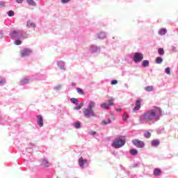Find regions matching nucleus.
<instances>
[{
    "label": "nucleus",
    "instance_id": "f257e3e1",
    "mask_svg": "<svg viewBox=\"0 0 178 178\" xmlns=\"http://www.w3.org/2000/svg\"><path fill=\"white\" fill-rule=\"evenodd\" d=\"M162 116V109L161 107H154V108H151L145 111L142 115H140L139 120L143 121V120L146 121H159L161 120Z\"/></svg>",
    "mask_w": 178,
    "mask_h": 178
},
{
    "label": "nucleus",
    "instance_id": "f03ea898",
    "mask_svg": "<svg viewBox=\"0 0 178 178\" xmlns=\"http://www.w3.org/2000/svg\"><path fill=\"white\" fill-rule=\"evenodd\" d=\"M96 106L95 102L90 101L88 104V107L83 108V114L86 118H91V117H95L96 114L94 111V108Z\"/></svg>",
    "mask_w": 178,
    "mask_h": 178
},
{
    "label": "nucleus",
    "instance_id": "7ed1b4c3",
    "mask_svg": "<svg viewBox=\"0 0 178 178\" xmlns=\"http://www.w3.org/2000/svg\"><path fill=\"white\" fill-rule=\"evenodd\" d=\"M10 36L15 41L17 40L18 38L21 39H26L29 38V34H28L27 31L24 32L22 30H13L10 33Z\"/></svg>",
    "mask_w": 178,
    "mask_h": 178
},
{
    "label": "nucleus",
    "instance_id": "20e7f679",
    "mask_svg": "<svg viewBox=\"0 0 178 178\" xmlns=\"http://www.w3.org/2000/svg\"><path fill=\"white\" fill-rule=\"evenodd\" d=\"M126 143V139L123 136H118V138H115L114 140H113V143L111 145L112 147L115 149H120L123 147Z\"/></svg>",
    "mask_w": 178,
    "mask_h": 178
},
{
    "label": "nucleus",
    "instance_id": "39448f33",
    "mask_svg": "<svg viewBox=\"0 0 178 178\" xmlns=\"http://www.w3.org/2000/svg\"><path fill=\"white\" fill-rule=\"evenodd\" d=\"M115 102V99L113 97H110L108 100V103H102L101 104L102 108H104V110H108L111 106H113Z\"/></svg>",
    "mask_w": 178,
    "mask_h": 178
},
{
    "label": "nucleus",
    "instance_id": "423d86ee",
    "mask_svg": "<svg viewBox=\"0 0 178 178\" xmlns=\"http://www.w3.org/2000/svg\"><path fill=\"white\" fill-rule=\"evenodd\" d=\"M70 102L72 103H73L74 104L76 105V106H75V107H74V110H81V108H82L83 106L84 105L83 102L79 103L78 99H76V97H71Z\"/></svg>",
    "mask_w": 178,
    "mask_h": 178
},
{
    "label": "nucleus",
    "instance_id": "0eeeda50",
    "mask_svg": "<svg viewBox=\"0 0 178 178\" xmlns=\"http://www.w3.org/2000/svg\"><path fill=\"white\" fill-rule=\"evenodd\" d=\"M144 59V56L140 52H136L133 57L134 63H140Z\"/></svg>",
    "mask_w": 178,
    "mask_h": 178
},
{
    "label": "nucleus",
    "instance_id": "6e6552de",
    "mask_svg": "<svg viewBox=\"0 0 178 178\" xmlns=\"http://www.w3.org/2000/svg\"><path fill=\"white\" fill-rule=\"evenodd\" d=\"M32 54H33V51L29 48H24V49H22L20 51L22 58H26V56H30V55H32Z\"/></svg>",
    "mask_w": 178,
    "mask_h": 178
},
{
    "label": "nucleus",
    "instance_id": "1a4fd4ad",
    "mask_svg": "<svg viewBox=\"0 0 178 178\" xmlns=\"http://www.w3.org/2000/svg\"><path fill=\"white\" fill-rule=\"evenodd\" d=\"M132 143L134 146H136V147H138L139 149H143L145 146V143L143 142V140H139L138 139H134L132 140Z\"/></svg>",
    "mask_w": 178,
    "mask_h": 178
},
{
    "label": "nucleus",
    "instance_id": "9d476101",
    "mask_svg": "<svg viewBox=\"0 0 178 178\" xmlns=\"http://www.w3.org/2000/svg\"><path fill=\"white\" fill-rule=\"evenodd\" d=\"M78 162L80 168H87L89 165L88 160H87V159H83V157H80Z\"/></svg>",
    "mask_w": 178,
    "mask_h": 178
},
{
    "label": "nucleus",
    "instance_id": "9b49d317",
    "mask_svg": "<svg viewBox=\"0 0 178 178\" xmlns=\"http://www.w3.org/2000/svg\"><path fill=\"white\" fill-rule=\"evenodd\" d=\"M36 121L40 128L44 127V118L41 114L36 115Z\"/></svg>",
    "mask_w": 178,
    "mask_h": 178
},
{
    "label": "nucleus",
    "instance_id": "f8f14e48",
    "mask_svg": "<svg viewBox=\"0 0 178 178\" xmlns=\"http://www.w3.org/2000/svg\"><path fill=\"white\" fill-rule=\"evenodd\" d=\"M31 81V78L30 76H23L22 78H21L20 81H19V85H26L27 83H29Z\"/></svg>",
    "mask_w": 178,
    "mask_h": 178
},
{
    "label": "nucleus",
    "instance_id": "ddd939ff",
    "mask_svg": "<svg viewBox=\"0 0 178 178\" xmlns=\"http://www.w3.org/2000/svg\"><path fill=\"white\" fill-rule=\"evenodd\" d=\"M141 99H138L135 103V107L133 108V111H138L141 108Z\"/></svg>",
    "mask_w": 178,
    "mask_h": 178
},
{
    "label": "nucleus",
    "instance_id": "4468645a",
    "mask_svg": "<svg viewBox=\"0 0 178 178\" xmlns=\"http://www.w3.org/2000/svg\"><path fill=\"white\" fill-rule=\"evenodd\" d=\"M99 49H100L97 45H90L89 52H90V54H96Z\"/></svg>",
    "mask_w": 178,
    "mask_h": 178
},
{
    "label": "nucleus",
    "instance_id": "2eb2a0df",
    "mask_svg": "<svg viewBox=\"0 0 178 178\" xmlns=\"http://www.w3.org/2000/svg\"><path fill=\"white\" fill-rule=\"evenodd\" d=\"M57 65L60 70H66L65 63L63 60H58V61H57Z\"/></svg>",
    "mask_w": 178,
    "mask_h": 178
},
{
    "label": "nucleus",
    "instance_id": "dca6fc26",
    "mask_svg": "<svg viewBox=\"0 0 178 178\" xmlns=\"http://www.w3.org/2000/svg\"><path fill=\"white\" fill-rule=\"evenodd\" d=\"M40 166L41 168H49L50 166V163H49L47 160H45V159H43L40 162Z\"/></svg>",
    "mask_w": 178,
    "mask_h": 178
},
{
    "label": "nucleus",
    "instance_id": "f3484780",
    "mask_svg": "<svg viewBox=\"0 0 178 178\" xmlns=\"http://www.w3.org/2000/svg\"><path fill=\"white\" fill-rule=\"evenodd\" d=\"M161 145V142L159 139H155L152 140L151 146L152 147H158Z\"/></svg>",
    "mask_w": 178,
    "mask_h": 178
},
{
    "label": "nucleus",
    "instance_id": "a211bd4d",
    "mask_svg": "<svg viewBox=\"0 0 178 178\" xmlns=\"http://www.w3.org/2000/svg\"><path fill=\"white\" fill-rule=\"evenodd\" d=\"M97 38H99V40H104V39L106 38V33H104V31H101L100 33H99L98 34H97Z\"/></svg>",
    "mask_w": 178,
    "mask_h": 178
},
{
    "label": "nucleus",
    "instance_id": "6ab92c4d",
    "mask_svg": "<svg viewBox=\"0 0 178 178\" xmlns=\"http://www.w3.org/2000/svg\"><path fill=\"white\" fill-rule=\"evenodd\" d=\"M162 170L161 168H155L154 170V176H160L161 175Z\"/></svg>",
    "mask_w": 178,
    "mask_h": 178
},
{
    "label": "nucleus",
    "instance_id": "aec40b11",
    "mask_svg": "<svg viewBox=\"0 0 178 178\" xmlns=\"http://www.w3.org/2000/svg\"><path fill=\"white\" fill-rule=\"evenodd\" d=\"M26 27H29V28L33 27L35 29L36 27V24L33 22H31V20H29L26 23Z\"/></svg>",
    "mask_w": 178,
    "mask_h": 178
},
{
    "label": "nucleus",
    "instance_id": "412c9836",
    "mask_svg": "<svg viewBox=\"0 0 178 178\" xmlns=\"http://www.w3.org/2000/svg\"><path fill=\"white\" fill-rule=\"evenodd\" d=\"M73 127H74V128L76 129H79L81 127V122H80V121H76V122L73 123Z\"/></svg>",
    "mask_w": 178,
    "mask_h": 178
},
{
    "label": "nucleus",
    "instance_id": "4be33fe9",
    "mask_svg": "<svg viewBox=\"0 0 178 178\" xmlns=\"http://www.w3.org/2000/svg\"><path fill=\"white\" fill-rule=\"evenodd\" d=\"M168 30H166V29H161L160 30H159V35H165V34H166Z\"/></svg>",
    "mask_w": 178,
    "mask_h": 178
},
{
    "label": "nucleus",
    "instance_id": "5701e85b",
    "mask_svg": "<svg viewBox=\"0 0 178 178\" xmlns=\"http://www.w3.org/2000/svg\"><path fill=\"white\" fill-rule=\"evenodd\" d=\"M163 62V57H161V56H159V57L156 58V63L157 64H161Z\"/></svg>",
    "mask_w": 178,
    "mask_h": 178
},
{
    "label": "nucleus",
    "instance_id": "b1692460",
    "mask_svg": "<svg viewBox=\"0 0 178 178\" xmlns=\"http://www.w3.org/2000/svg\"><path fill=\"white\" fill-rule=\"evenodd\" d=\"M5 83H6V78L0 76V86H3Z\"/></svg>",
    "mask_w": 178,
    "mask_h": 178
},
{
    "label": "nucleus",
    "instance_id": "393cba45",
    "mask_svg": "<svg viewBox=\"0 0 178 178\" xmlns=\"http://www.w3.org/2000/svg\"><path fill=\"white\" fill-rule=\"evenodd\" d=\"M29 5L36 6V2L34 0H26Z\"/></svg>",
    "mask_w": 178,
    "mask_h": 178
},
{
    "label": "nucleus",
    "instance_id": "a878e982",
    "mask_svg": "<svg viewBox=\"0 0 178 178\" xmlns=\"http://www.w3.org/2000/svg\"><path fill=\"white\" fill-rule=\"evenodd\" d=\"M158 54L160 55V56H163V55H165V51L163 48H159Z\"/></svg>",
    "mask_w": 178,
    "mask_h": 178
},
{
    "label": "nucleus",
    "instance_id": "bb28decb",
    "mask_svg": "<svg viewBox=\"0 0 178 178\" xmlns=\"http://www.w3.org/2000/svg\"><path fill=\"white\" fill-rule=\"evenodd\" d=\"M142 65L143 67H149V60H143V61H142Z\"/></svg>",
    "mask_w": 178,
    "mask_h": 178
},
{
    "label": "nucleus",
    "instance_id": "cd10ccee",
    "mask_svg": "<svg viewBox=\"0 0 178 178\" xmlns=\"http://www.w3.org/2000/svg\"><path fill=\"white\" fill-rule=\"evenodd\" d=\"M147 92H152L154 90V86L149 85L145 88Z\"/></svg>",
    "mask_w": 178,
    "mask_h": 178
},
{
    "label": "nucleus",
    "instance_id": "c85d7f7f",
    "mask_svg": "<svg viewBox=\"0 0 178 178\" xmlns=\"http://www.w3.org/2000/svg\"><path fill=\"white\" fill-rule=\"evenodd\" d=\"M15 45H22V39L17 38L16 41H14Z\"/></svg>",
    "mask_w": 178,
    "mask_h": 178
},
{
    "label": "nucleus",
    "instance_id": "c756f323",
    "mask_svg": "<svg viewBox=\"0 0 178 178\" xmlns=\"http://www.w3.org/2000/svg\"><path fill=\"white\" fill-rule=\"evenodd\" d=\"M129 153L131 154V155H137V154H138V152L136 149H131V150H129Z\"/></svg>",
    "mask_w": 178,
    "mask_h": 178
},
{
    "label": "nucleus",
    "instance_id": "7c9ffc66",
    "mask_svg": "<svg viewBox=\"0 0 178 178\" xmlns=\"http://www.w3.org/2000/svg\"><path fill=\"white\" fill-rule=\"evenodd\" d=\"M76 91L79 95H84L85 92L81 88H76Z\"/></svg>",
    "mask_w": 178,
    "mask_h": 178
},
{
    "label": "nucleus",
    "instance_id": "2f4dec72",
    "mask_svg": "<svg viewBox=\"0 0 178 178\" xmlns=\"http://www.w3.org/2000/svg\"><path fill=\"white\" fill-rule=\"evenodd\" d=\"M111 122H112L111 120H110V118H108V120H104L102 121V124H104V125H107L108 124H111Z\"/></svg>",
    "mask_w": 178,
    "mask_h": 178
},
{
    "label": "nucleus",
    "instance_id": "473e14b6",
    "mask_svg": "<svg viewBox=\"0 0 178 178\" xmlns=\"http://www.w3.org/2000/svg\"><path fill=\"white\" fill-rule=\"evenodd\" d=\"M151 132H145L144 136L145 138H147V139H149V138H151Z\"/></svg>",
    "mask_w": 178,
    "mask_h": 178
},
{
    "label": "nucleus",
    "instance_id": "72a5a7b5",
    "mask_svg": "<svg viewBox=\"0 0 178 178\" xmlns=\"http://www.w3.org/2000/svg\"><path fill=\"white\" fill-rule=\"evenodd\" d=\"M165 72L166 74H171V68L170 67H167L165 70Z\"/></svg>",
    "mask_w": 178,
    "mask_h": 178
},
{
    "label": "nucleus",
    "instance_id": "f704fd0d",
    "mask_svg": "<svg viewBox=\"0 0 178 178\" xmlns=\"http://www.w3.org/2000/svg\"><path fill=\"white\" fill-rule=\"evenodd\" d=\"M129 118V115L126 114V113H124L122 115V120L123 121H127Z\"/></svg>",
    "mask_w": 178,
    "mask_h": 178
},
{
    "label": "nucleus",
    "instance_id": "c9c22d12",
    "mask_svg": "<svg viewBox=\"0 0 178 178\" xmlns=\"http://www.w3.org/2000/svg\"><path fill=\"white\" fill-rule=\"evenodd\" d=\"M8 15L10 17L15 16V12L13 10H8Z\"/></svg>",
    "mask_w": 178,
    "mask_h": 178
},
{
    "label": "nucleus",
    "instance_id": "e433bc0d",
    "mask_svg": "<svg viewBox=\"0 0 178 178\" xmlns=\"http://www.w3.org/2000/svg\"><path fill=\"white\" fill-rule=\"evenodd\" d=\"M61 88H62V85H57L56 86H54V90H59L60 89H61Z\"/></svg>",
    "mask_w": 178,
    "mask_h": 178
},
{
    "label": "nucleus",
    "instance_id": "4c0bfd02",
    "mask_svg": "<svg viewBox=\"0 0 178 178\" xmlns=\"http://www.w3.org/2000/svg\"><path fill=\"white\" fill-rule=\"evenodd\" d=\"M118 83V79H113L111 81V85H116Z\"/></svg>",
    "mask_w": 178,
    "mask_h": 178
},
{
    "label": "nucleus",
    "instance_id": "58836bf2",
    "mask_svg": "<svg viewBox=\"0 0 178 178\" xmlns=\"http://www.w3.org/2000/svg\"><path fill=\"white\" fill-rule=\"evenodd\" d=\"M4 34L1 30H0V39L3 38Z\"/></svg>",
    "mask_w": 178,
    "mask_h": 178
},
{
    "label": "nucleus",
    "instance_id": "ea45409f",
    "mask_svg": "<svg viewBox=\"0 0 178 178\" xmlns=\"http://www.w3.org/2000/svg\"><path fill=\"white\" fill-rule=\"evenodd\" d=\"M171 49H172V52H177L176 47L172 46L171 47Z\"/></svg>",
    "mask_w": 178,
    "mask_h": 178
},
{
    "label": "nucleus",
    "instance_id": "a19ab883",
    "mask_svg": "<svg viewBox=\"0 0 178 178\" xmlns=\"http://www.w3.org/2000/svg\"><path fill=\"white\" fill-rule=\"evenodd\" d=\"M72 0H61L62 3H67L68 2H70Z\"/></svg>",
    "mask_w": 178,
    "mask_h": 178
},
{
    "label": "nucleus",
    "instance_id": "79ce46f5",
    "mask_svg": "<svg viewBox=\"0 0 178 178\" xmlns=\"http://www.w3.org/2000/svg\"><path fill=\"white\" fill-rule=\"evenodd\" d=\"M90 135H92V136H94L95 135L97 134V132L95 131H92V132H90Z\"/></svg>",
    "mask_w": 178,
    "mask_h": 178
},
{
    "label": "nucleus",
    "instance_id": "37998d69",
    "mask_svg": "<svg viewBox=\"0 0 178 178\" xmlns=\"http://www.w3.org/2000/svg\"><path fill=\"white\" fill-rule=\"evenodd\" d=\"M5 5H6V2H3V1L0 2V6H5Z\"/></svg>",
    "mask_w": 178,
    "mask_h": 178
},
{
    "label": "nucleus",
    "instance_id": "c03bdc74",
    "mask_svg": "<svg viewBox=\"0 0 178 178\" xmlns=\"http://www.w3.org/2000/svg\"><path fill=\"white\" fill-rule=\"evenodd\" d=\"M23 1L24 0H16V2H17V3H22Z\"/></svg>",
    "mask_w": 178,
    "mask_h": 178
},
{
    "label": "nucleus",
    "instance_id": "a18cd8bd",
    "mask_svg": "<svg viewBox=\"0 0 178 178\" xmlns=\"http://www.w3.org/2000/svg\"><path fill=\"white\" fill-rule=\"evenodd\" d=\"M76 82H72V86H76Z\"/></svg>",
    "mask_w": 178,
    "mask_h": 178
},
{
    "label": "nucleus",
    "instance_id": "49530a36",
    "mask_svg": "<svg viewBox=\"0 0 178 178\" xmlns=\"http://www.w3.org/2000/svg\"><path fill=\"white\" fill-rule=\"evenodd\" d=\"M117 111L121 112L122 111V108H117Z\"/></svg>",
    "mask_w": 178,
    "mask_h": 178
},
{
    "label": "nucleus",
    "instance_id": "de8ad7c7",
    "mask_svg": "<svg viewBox=\"0 0 178 178\" xmlns=\"http://www.w3.org/2000/svg\"><path fill=\"white\" fill-rule=\"evenodd\" d=\"M124 86H126V88H129L128 83H125V84H124Z\"/></svg>",
    "mask_w": 178,
    "mask_h": 178
},
{
    "label": "nucleus",
    "instance_id": "09e8293b",
    "mask_svg": "<svg viewBox=\"0 0 178 178\" xmlns=\"http://www.w3.org/2000/svg\"><path fill=\"white\" fill-rule=\"evenodd\" d=\"M127 173H130V172L128 171Z\"/></svg>",
    "mask_w": 178,
    "mask_h": 178
}]
</instances>
